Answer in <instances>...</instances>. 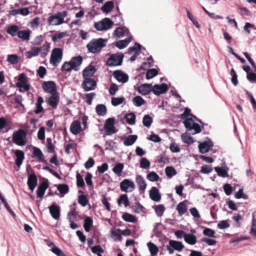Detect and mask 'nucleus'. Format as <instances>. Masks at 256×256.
<instances>
[{
	"instance_id": "obj_19",
	"label": "nucleus",
	"mask_w": 256,
	"mask_h": 256,
	"mask_svg": "<svg viewBox=\"0 0 256 256\" xmlns=\"http://www.w3.org/2000/svg\"><path fill=\"white\" fill-rule=\"evenodd\" d=\"M168 86L166 84H156L152 86V91L156 95L158 96L168 90Z\"/></svg>"
},
{
	"instance_id": "obj_29",
	"label": "nucleus",
	"mask_w": 256,
	"mask_h": 256,
	"mask_svg": "<svg viewBox=\"0 0 256 256\" xmlns=\"http://www.w3.org/2000/svg\"><path fill=\"white\" fill-rule=\"evenodd\" d=\"M40 52V48L34 46L26 52V56L28 58H30L34 56H38Z\"/></svg>"
},
{
	"instance_id": "obj_1",
	"label": "nucleus",
	"mask_w": 256,
	"mask_h": 256,
	"mask_svg": "<svg viewBox=\"0 0 256 256\" xmlns=\"http://www.w3.org/2000/svg\"><path fill=\"white\" fill-rule=\"evenodd\" d=\"M82 58L80 56L73 57L70 60L64 62L62 66V70L70 72L72 70L78 71L82 62Z\"/></svg>"
},
{
	"instance_id": "obj_34",
	"label": "nucleus",
	"mask_w": 256,
	"mask_h": 256,
	"mask_svg": "<svg viewBox=\"0 0 256 256\" xmlns=\"http://www.w3.org/2000/svg\"><path fill=\"white\" fill-rule=\"evenodd\" d=\"M15 154L16 156V164L18 166H20L22 164L24 158V153L22 150H16L15 152Z\"/></svg>"
},
{
	"instance_id": "obj_26",
	"label": "nucleus",
	"mask_w": 256,
	"mask_h": 256,
	"mask_svg": "<svg viewBox=\"0 0 256 256\" xmlns=\"http://www.w3.org/2000/svg\"><path fill=\"white\" fill-rule=\"evenodd\" d=\"M128 30L126 28L118 27L114 32L113 35L116 38H120L128 34Z\"/></svg>"
},
{
	"instance_id": "obj_40",
	"label": "nucleus",
	"mask_w": 256,
	"mask_h": 256,
	"mask_svg": "<svg viewBox=\"0 0 256 256\" xmlns=\"http://www.w3.org/2000/svg\"><path fill=\"white\" fill-rule=\"evenodd\" d=\"M147 246L152 256H156L158 254V248L155 244L152 242H149L147 244Z\"/></svg>"
},
{
	"instance_id": "obj_50",
	"label": "nucleus",
	"mask_w": 256,
	"mask_h": 256,
	"mask_svg": "<svg viewBox=\"0 0 256 256\" xmlns=\"http://www.w3.org/2000/svg\"><path fill=\"white\" fill-rule=\"evenodd\" d=\"M40 24V18L38 17H36L28 23V26L32 29H36L38 28Z\"/></svg>"
},
{
	"instance_id": "obj_24",
	"label": "nucleus",
	"mask_w": 256,
	"mask_h": 256,
	"mask_svg": "<svg viewBox=\"0 0 256 256\" xmlns=\"http://www.w3.org/2000/svg\"><path fill=\"white\" fill-rule=\"evenodd\" d=\"M110 237L114 241H121L120 229L112 228L110 230Z\"/></svg>"
},
{
	"instance_id": "obj_17",
	"label": "nucleus",
	"mask_w": 256,
	"mask_h": 256,
	"mask_svg": "<svg viewBox=\"0 0 256 256\" xmlns=\"http://www.w3.org/2000/svg\"><path fill=\"white\" fill-rule=\"evenodd\" d=\"M136 180L140 193H144L147 186L146 180L142 176L138 174L136 176Z\"/></svg>"
},
{
	"instance_id": "obj_31",
	"label": "nucleus",
	"mask_w": 256,
	"mask_h": 256,
	"mask_svg": "<svg viewBox=\"0 0 256 256\" xmlns=\"http://www.w3.org/2000/svg\"><path fill=\"white\" fill-rule=\"evenodd\" d=\"M19 30L18 26L16 24L10 25L6 28L7 33L12 36H18Z\"/></svg>"
},
{
	"instance_id": "obj_27",
	"label": "nucleus",
	"mask_w": 256,
	"mask_h": 256,
	"mask_svg": "<svg viewBox=\"0 0 256 256\" xmlns=\"http://www.w3.org/2000/svg\"><path fill=\"white\" fill-rule=\"evenodd\" d=\"M48 186L47 182H43L38 187L37 190V196L42 198L44 195L46 190Z\"/></svg>"
},
{
	"instance_id": "obj_64",
	"label": "nucleus",
	"mask_w": 256,
	"mask_h": 256,
	"mask_svg": "<svg viewBox=\"0 0 256 256\" xmlns=\"http://www.w3.org/2000/svg\"><path fill=\"white\" fill-rule=\"evenodd\" d=\"M57 188L60 193L63 194H66L69 190L68 186L66 184H59Z\"/></svg>"
},
{
	"instance_id": "obj_13",
	"label": "nucleus",
	"mask_w": 256,
	"mask_h": 256,
	"mask_svg": "<svg viewBox=\"0 0 256 256\" xmlns=\"http://www.w3.org/2000/svg\"><path fill=\"white\" fill-rule=\"evenodd\" d=\"M123 56L114 54L111 55L107 61V65L110 66H120L122 64Z\"/></svg>"
},
{
	"instance_id": "obj_44",
	"label": "nucleus",
	"mask_w": 256,
	"mask_h": 256,
	"mask_svg": "<svg viewBox=\"0 0 256 256\" xmlns=\"http://www.w3.org/2000/svg\"><path fill=\"white\" fill-rule=\"evenodd\" d=\"M165 172L166 176L170 178L177 174L176 169L172 166H167L165 169Z\"/></svg>"
},
{
	"instance_id": "obj_12",
	"label": "nucleus",
	"mask_w": 256,
	"mask_h": 256,
	"mask_svg": "<svg viewBox=\"0 0 256 256\" xmlns=\"http://www.w3.org/2000/svg\"><path fill=\"white\" fill-rule=\"evenodd\" d=\"M82 86L86 92L95 90L96 86V82L92 78H84Z\"/></svg>"
},
{
	"instance_id": "obj_49",
	"label": "nucleus",
	"mask_w": 256,
	"mask_h": 256,
	"mask_svg": "<svg viewBox=\"0 0 256 256\" xmlns=\"http://www.w3.org/2000/svg\"><path fill=\"white\" fill-rule=\"evenodd\" d=\"M93 220L90 217H87L84 220V227L86 232H89L90 227L92 226Z\"/></svg>"
},
{
	"instance_id": "obj_23",
	"label": "nucleus",
	"mask_w": 256,
	"mask_h": 256,
	"mask_svg": "<svg viewBox=\"0 0 256 256\" xmlns=\"http://www.w3.org/2000/svg\"><path fill=\"white\" fill-rule=\"evenodd\" d=\"M114 76L117 80L122 83L126 82L128 80V76L120 71L114 72Z\"/></svg>"
},
{
	"instance_id": "obj_11",
	"label": "nucleus",
	"mask_w": 256,
	"mask_h": 256,
	"mask_svg": "<svg viewBox=\"0 0 256 256\" xmlns=\"http://www.w3.org/2000/svg\"><path fill=\"white\" fill-rule=\"evenodd\" d=\"M120 188L122 192H132L135 189V184L132 181L128 179H124L120 182Z\"/></svg>"
},
{
	"instance_id": "obj_58",
	"label": "nucleus",
	"mask_w": 256,
	"mask_h": 256,
	"mask_svg": "<svg viewBox=\"0 0 256 256\" xmlns=\"http://www.w3.org/2000/svg\"><path fill=\"white\" fill-rule=\"evenodd\" d=\"M7 60L12 64H16L18 62V58L16 54H9L8 56Z\"/></svg>"
},
{
	"instance_id": "obj_5",
	"label": "nucleus",
	"mask_w": 256,
	"mask_h": 256,
	"mask_svg": "<svg viewBox=\"0 0 256 256\" xmlns=\"http://www.w3.org/2000/svg\"><path fill=\"white\" fill-rule=\"evenodd\" d=\"M186 128L189 131L191 132V134H195L200 133L201 132V128L198 124L195 123L192 118H187L184 122Z\"/></svg>"
},
{
	"instance_id": "obj_9",
	"label": "nucleus",
	"mask_w": 256,
	"mask_h": 256,
	"mask_svg": "<svg viewBox=\"0 0 256 256\" xmlns=\"http://www.w3.org/2000/svg\"><path fill=\"white\" fill-rule=\"evenodd\" d=\"M114 120V118H108L104 124V129L106 135H111L117 132L118 130L115 128Z\"/></svg>"
},
{
	"instance_id": "obj_60",
	"label": "nucleus",
	"mask_w": 256,
	"mask_h": 256,
	"mask_svg": "<svg viewBox=\"0 0 256 256\" xmlns=\"http://www.w3.org/2000/svg\"><path fill=\"white\" fill-rule=\"evenodd\" d=\"M150 161L146 158H143L140 162V166L144 169H148L150 167Z\"/></svg>"
},
{
	"instance_id": "obj_20",
	"label": "nucleus",
	"mask_w": 256,
	"mask_h": 256,
	"mask_svg": "<svg viewBox=\"0 0 256 256\" xmlns=\"http://www.w3.org/2000/svg\"><path fill=\"white\" fill-rule=\"evenodd\" d=\"M150 197L154 201L158 202L161 200V194L159 190L152 186L150 190Z\"/></svg>"
},
{
	"instance_id": "obj_39",
	"label": "nucleus",
	"mask_w": 256,
	"mask_h": 256,
	"mask_svg": "<svg viewBox=\"0 0 256 256\" xmlns=\"http://www.w3.org/2000/svg\"><path fill=\"white\" fill-rule=\"evenodd\" d=\"M44 102L43 98L41 96H39L38 98L37 102L36 104V108L34 110V113L38 114L42 112L43 110V108L42 106V104Z\"/></svg>"
},
{
	"instance_id": "obj_51",
	"label": "nucleus",
	"mask_w": 256,
	"mask_h": 256,
	"mask_svg": "<svg viewBox=\"0 0 256 256\" xmlns=\"http://www.w3.org/2000/svg\"><path fill=\"white\" fill-rule=\"evenodd\" d=\"M214 170L217 172L218 176L222 178H227L228 176V171L225 169L219 167H215Z\"/></svg>"
},
{
	"instance_id": "obj_59",
	"label": "nucleus",
	"mask_w": 256,
	"mask_h": 256,
	"mask_svg": "<svg viewBox=\"0 0 256 256\" xmlns=\"http://www.w3.org/2000/svg\"><path fill=\"white\" fill-rule=\"evenodd\" d=\"M66 36V34L65 32H61L59 33L56 34L54 36H52V40L54 42H57L60 40L62 39L65 36Z\"/></svg>"
},
{
	"instance_id": "obj_55",
	"label": "nucleus",
	"mask_w": 256,
	"mask_h": 256,
	"mask_svg": "<svg viewBox=\"0 0 256 256\" xmlns=\"http://www.w3.org/2000/svg\"><path fill=\"white\" fill-rule=\"evenodd\" d=\"M134 104L136 106H140L144 104V100L140 96H136L132 100Z\"/></svg>"
},
{
	"instance_id": "obj_53",
	"label": "nucleus",
	"mask_w": 256,
	"mask_h": 256,
	"mask_svg": "<svg viewBox=\"0 0 256 256\" xmlns=\"http://www.w3.org/2000/svg\"><path fill=\"white\" fill-rule=\"evenodd\" d=\"M146 178L150 182H156L160 178L159 176L154 172H151L146 176Z\"/></svg>"
},
{
	"instance_id": "obj_25",
	"label": "nucleus",
	"mask_w": 256,
	"mask_h": 256,
	"mask_svg": "<svg viewBox=\"0 0 256 256\" xmlns=\"http://www.w3.org/2000/svg\"><path fill=\"white\" fill-rule=\"evenodd\" d=\"M37 178L34 174H31L29 176L28 180V184L30 189L32 192L35 188L37 184Z\"/></svg>"
},
{
	"instance_id": "obj_28",
	"label": "nucleus",
	"mask_w": 256,
	"mask_h": 256,
	"mask_svg": "<svg viewBox=\"0 0 256 256\" xmlns=\"http://www.w3.org/2000/svg\"><path fill=\"white\" fill-rule=\"evenodd\" d=\"M132 39V36H130L128 38L120 40L116 43V46L120 49H122L128 46L129 43Z\"/></svg>"
},
{
	"instance_id": "obj_42",
	"label": "nucleus",
	"mask_w": 256,
	"mask_h": 256,
	"mask_svg": "<svg viewBox=\"0 0 256 256\" xmlns=\"http://www.w3.org/2000/svg\"><path fill=\"white\" fill-rule=\"evenodd\" d=\"M153 208L157 216L158 217L162 216L166 210L164 206L162 204H158L154 206Z\"/></svg>"
},
{
	"instance_id": "obj_45",
	"label": "nucleus",
	"mask_w": 256,
	"mask_h": 256,
	"mask_svg": "<svg viewBox=\"0 0 256 256\" xmlns=\"http://www.w3.org/2000/svg\"><path fill=\"white\" fill-rule=\"evenodd\" d=\"M176 210L178 211L179 214L182 216L185 214L187 210L186 205L184 202H180L177 206Z\"/></svg>"
},
{
	"instance_id": "obj_48",
	"label": "nucleus",
	"mask_w": 256,
	"mask_h": 256,
	"mask_svg": "<svg viewBox=\"0 0 256 256\" xmlns=\"http://www.w3.org/2000/svg\"><path fill=\"white\" fill-rule=\"evenodd\" d=\"M91 250L98 256H102V254L104 252V250L100 245L91 246Z\"/></svg>"
},
{
	"instance_id": "obj_43",
	"label": "nucleus",
	"mask_w": 256,
	"mask_h": 256,
	"mask_svg": "<svg viewBox=\"0 0 256 256\" xmlns=\"http://www.w3.org/2000/svg\"><path fill=\"white\" fill-rule=\"evenodd\" d=\"M182 141L186 144H192L194 140L192 137L188 134L187 133L182 134L181 135Z\"/></svg>"
},
{
	"instance_id": "obj_7",
	"label": "nucleus",
	"mask_w": 256,
	"mask_h": 256,
	"mask_svg": "<svg viewBox=\"0 0 256 256\" xmlns=\"http://www.w3.org/2000/svg\"><path fill=\"white\" fill-rule=\"evenodd\" d=\"M16 86L20 92H27L30 90V85L28 83V78L25 74L22 73L19 76Z\"/></svg>"
},
{
	"instance_id": "obj_10",
	"label": "nucleus",
	"mask_w": 256,
	"mask_h": 256,
	"mask_svg": "<svg viewBox=\"0 0 256 256\" xmlns=\"http://www.w3.org/2000/svg\"><path fill=\"white\" fill-rule=\"evenodd\" d=\"M184 248V246L182 242L170 240L168 244L166 246V249L170 254H172L174 250L181 251Z\"/></svg>"
},
{
	"instance_id": "obj_18",
	"label": "nucleus",
	"mask_w": 256,
	"mask_h": 256,
	"mask_svg": "<svg viewBox=\"0 0 256 256\" xmlns=\"http://www.w3.org/2000/svg\"><path fill=\"white\" fill-rule=\"evenodd\" d=\"M96 72L95 66L92 65H89L86 67L82 72V76L84 78H92L91 77L94 76Z\"/></svg>"
},
{
	"instance_id": "obj_8",
	"label": "nucleus",
	"mask_w": 256,
	"mask_h": 256,
	"mask_svg": "<svg viewBox=\"0 0 256 256\" xmlns=\"http://www.w3.org/2000/svg\"><path fill=\"white\" fill-rule=\"evenodd\" d=\"M114 25L113 22L109 18H104L102 21L94 24L95 28L99 31L111 28Z\"/></svg>"
},
{
	"instance_id": "obj_52",
	"label": "nucleus",
	"mask_w": 256,
	"mask_h": 256,
	"mask_svg": "<svg viewBox=\"0 0 256 256\" xmlns=\"http://www.w3.org/2000/svg\"><path fill=\"white\" fill-rule=\"evenodd\" d=\"M113 7V2L112 1H108L104 4L101 9L104 12H108L112 9Z\"/></svg>"
},
{
	"instance_id": "obj_61",
	"label": "nucleus",
	"mask_w": 256,
	"mask_h": 256,
	"mask_svg": "<svg viewBox=\"0 0 256 256\" xmlns=\"http://www.w3.org/2000/svg\"><path fill=\"white\" fill-rule=\"evenodd\" d=\"M158 74V70L156 68L148 70L146 72V78L148 80L156 76Z\"/></svg>"
},
{
	"instance_id": "obj_3",
	"label": "nucleus",
	"mask_w": 256,
	"mask_h": 256,
	"mask_svg": "<svg viewBox=\"0 0 256 256\" xmlns=\"http://www.w3.org/2000/svg\"><path fill=\"white\" fill-rule=\"evenodd\" d=\"M68 12L64 10L50 16L48 20L49 25L58 26L65 22L64 19L67 16Z\"/></svg>"
},
{
	"instance_id": "obj_56",
	"label": "nucleus",
	"mask_w": 256,
	"mask_h": 256,
	"mask_svg": "<svg viewBox=\"0 0 256 256\" xmlns=\"http://www.w3.org/2000/svg\"><path fill=\"white\" fill-rule=\"evenodd\" d=\"M124 100V97L116 98L113 97L112 98L111 102L112 106H116L122 104Z\"/></svg>"
},
{
	"instance_id": "obj_4",
	"label": "nucleus",
	"mask_w": 256,
	"mask_h": 256,
	"mask_svg": "<svg viewBox=\"0 0 256 256\" xmlns=\"http://www.w3.org/2000/svg\"><path fill=\"white\" fill-rule=\"evenodd\" d=\"M26 136V132L22 129H20L14 132L12 140L16 144L24 146L27 142Z\"/></svg>"
},
{
	"instance_id": "obj_2",
	"label": "nucleus",
	"mask_w": 256,
	"mask_h": 256,
	"mask_svg": "<svg viewBox=\"0 0 256 256\" xmlns=\"http://www.w3.org/2000/svg\"><path fill=\"white\" fill-rule=\"evenodd\" d=\"M106 42L107 40L102 38H94L87 44L86 48L90 52L96 54L106 46Z\"/></svg>"
},
{
	"instance_id": "obj_22",
	"label": "nucleus",
	"mask_w": 256,
	"mask_h": 256,
	"mask_svg": "<svg viewBox=\"0 0 256 256\" xmlns=\"http://www.w3.org/2000/svg\"><path fill=\"white\" fill-rule=\"evenodd\" d=\"M138 92L142 95H146L148 94L152 91V84H144L140 85L138 88Z\"/></svg>"
},
{
	"instance_id": "obj_54",
	"label": "nucleus",
	"mask_w": 256,
	"mask_h": 256,
	"mask_svg": "<svg viewBox=\"0 0 256 256\" xmlns=\"http://www.w3.org/2000/svg\"><path fill=\"white\" fill-rule=\"evenodd\" d=\"M152 122V118L148 114L145 115L142 120V123L144 126L150 127Z\"/></svg>"
},
{
	"instance_id": "obj_33",
	"label": "nucleus",
	"mask_w": 256,
	"mask_h": 256,
	"mask_svg": "<svg viewBox=\"0 0 256 256\" xmlns=\"http://www.w3.org/2000/svg\"><path fill=\"white\" fill-rule=\"evenodd\" d=\"M212 146V144L210 142H204L200 144L198 147L200 152L202 154H205L210 150V149Z\"/></svg>"
},
{
	"instance_id": "obj_46",
	"label": "nucleus",
	"mask_w": 256,
	"mask_h": 256,
	"mask_svg": "<svg viewBox=\"0 0 256 256\" xmlns=\"http://www.w3.org/2000/svg\"><path fill=\"white\" fill-rule=\"evenodd\" d=\"M96 112L98 116H103L106 114V108L104 104H98L96 107Z\"/></svg>"
},
{
	"instance_id": "obj_41",
	"label": "nucleus",
	"mask_w": 256,
	"mask_h": 256,
	"mask_svg": "<svg viewBox=\"0 0 256 256\" xmlns=\"http://www.w3.org/2000/svg\"><path fill=\"white\" fill-rule=\"evenodd\" d=\"M122 218L124 221L127 222H136V218L135 216L127 212H125L122 214Z\"/></svg>"
},
{
	"instance_id": "obj_32",
	"label": "nucleus",
	"mask_w": 256,
	"mask_h": 256,
	"mask_svg": "<svg viewBox=\"0 0 256 256\" xmlns=\"http://www.w3.org/2000/svg\"><path fill=\"white\" fill-rule=\"evenodd\" d=\"M33 156L37 158L40 162H43L44 160V155L39 148H34Z\"/></svg>"
},
{
	"instance_id": "obj_37",
	"label": "nucleus",
	"mask_w": 256,
	"mask_h": 256,
	"mask_svg": "<svg viewBox=\"0 0 256 256\" xmlns=\"http://www.w3.org/2000/svg\"><path fill=\"white\" fill-rule=\"evenodd\" d=\"M184 240L188 244L194 245L196 242V237L192 234H188L184 236Z\"/></svg>"
},
{
	"instance_id": "obj_6",
	"label": "nucleus",
	"mask_w": 256,
	"mask_h": 256,
	"mask_svg": "<svg viewBox=\"0 0 256 256\" xmlns=\"http://www.w3.org/2000/svg\"><path fill=\"white\" fill-rule=\"evenodd\" d=\"M63 52L60 48H54L52 50L50 60V63L54 66H57L62 60Z\"/></svg>"
},
{
	"instance_id": "obj_62",
	"label": "nucleus",
	"mask_w": 256,
	"mask_h": 256,
	"mask_svg": "<svg viewBox=\"0 0 256 256\" xmlns=\"http://www.w3.org/2000/svg\"><path fill=\"white\" fill-rule=\"evenodd\" d=\"M50 46L48 44H44L42 47L40 48V56L42 58L45 57L48 54L49 52Z\"/></svg>"
},
{
	"instance_id": "obj_38",
	"label": "nucleus",
	"mask_w": 256,
	"mask_h": 256,
	"mask_svg": "<svg viewBox=\"0 0 256 256\" xmlns=\"http://www.w3.org/2000/svg\"><path fill=\"white\" fill-rule=\"evenodd\" d=\"M118 206L123 204L126 207L130 205L129 200L128 196L126 194L121 195L118 200Z\"/></svg>"
},
{
	"instance_id": "obj_15",
	"label": "nucleus",
	"mask_w": 256,
	"mask_h": 256,
	"mask_svg": "<svg viewBox=\"0 0 256 256\" xmlns=\"http://www.w3.org/2000/svg\"><path fill=\"white\" fill-rule=\"evenodd\" d=\"M42 86L43 90L50 94L58 92L56 84L53 81L44 82Z\"/></svg>"
},
{
	"instance_id": "obj_36",
	"label": "nucleus",
	"mask_w": 256,
	"mask_h": 256,
	"mask_svg": "<svg viewBox=\"0 0 256 256\" xmlns=\"http://www.w3.org/2000/svg\"><path fill=\"white\" fill-rule=\"evenodd\" d=\"M136 135H130L128 136L124 141V144L126 146H130L133 144L137 139Z\"/></svg>"
},
{
	"instance_id": "obj_57",
	"label": "nucleus",
	"mask_w": 256,
	"mask_h": 256,
	"mask_svg": "<svg viewBox=\"0 0 256 256\" xmlns=\"http://www.w3.org/2000/svg\"><path fill=\"white\" fill-rule=\"evenodd\" d=\"M141 46L137 43L134 46L130 47L128 48V53L132 54L134 53L136 54H138V50H140Z\"/></svg>"
},
{
	"instance_id": "obj_63",
	"label": "nucleus",
	"mask_w": 256,
	"mask_h": 256,
	"mask_svg": "<svg viewBox=\"0 0 256 256\" xmlns=\"http://www.w3.org/2000/svg\"><path fill=\"white\" fill-rule=\"evenodd\" d=\"M133 212L136 214H140L143 212L144 206L139 203H136L132 207Z\"/></svg>"
},
{
	"instance_id": "obj_35",
	"label": "nucleus",
	"mask_w": 256,
	"mask_h": 256,
	"mask_svg": "<svg viewBox=\"0 0 256 256\" xmlns=\"http://www.w3.org/2000/svg\"><path fill=\"white\" fill-rule=\"evenodd\" d=\"M124 168V164L122 163H118L112 168V170L117 176H122Z\"/></svg>"
},
{
	"instance_id": "obj_21",
	"label": "nucleus",
	"mask_w": 256,
	"mask_h": 256,
	"mask_svg": "<svg viewBox=\"0 0 256 256\" xmlns=\"http://www.w3.org/2000/svg\"><path fill=\"white\" fill-rule=\"evenodd\" d=\"M70 131L74 135H77L82 131L81 124L80 121H74L70 124Z\"/></svg>"
},
{
	"instance_id": "obj_16",
	"label": "nucleus",
	"mask_w": 256,
	"mask_h": 256,
	"mask_svg": "<svg viewBox=\"0 0 256 256\" xmlns=\"http://www.w3.org/2000/svg\"><path fill=\"white\" fill-rule=\"evenodd\" d=\"M50 214L52 218L56 220H58L60 217V208L59 206L53 204L48 206Z\"/></svg>"
},
{
	"instance_id": "obj_30",
	"label": "nucleus",
	"mask_w": 256,
	"mask_h": 256,
	"mask_svg": "<svg viewBox=\"0 0 256 256\" xmlns=\"http://www.w3.org/2000/svg\"><path fill=\"white\" fill-rule=\"evenodd\" d=\"M30 30H19L18 36L24 41H28L30 39Z\"/></svg>"
},
{
	"instance_id": "obj_14",
	"label": "nucleus",
	"mask_w": 256,
	"mask_h": 256,
	"mask_svg": "<svg viewBox=\"0 0 256 256\" xmlns=\"http://www.w3.org/2000/svg\"><path fill=\"white\" fill-rule=\"evenodd\" d=\"M46 100L48 105L54 108H56L60 101V95L58 92H57L50 94V96H46Z\"/></svg>"
},
{
	"instance_id": "obj_47",
	"label": "nucleus",
	"mask_w": 256,
	"mask_h": 256,
	"mask_svg": "<svg viewBox=\"0 0 256 256\" xmlns=\"http://www.w3.org/2000/svg\"><path fill=\"white\" fill-rule=\"evenodd\" d=\"M125 118L128 124L130 125L135 124L136 116L134 113L132 112L126 114Z\"/></svg>"
}]
</instances>
